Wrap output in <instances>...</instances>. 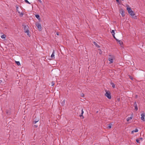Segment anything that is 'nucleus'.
I'll return each instance as SVG.
<instances>
[{
    "label": "nucleus",
    "mask_w": 145,
    "mask_h": 145,
    "mask_svg": "<svg viewBox=\"0 0 145 145\" xmlns=\"http://www.w3.org/2000/svg\"><path fill=\"white\" fill-rule=\"evenodd\" d=\"M83 113H84V111H83V109H82V110H81V114L79 116L80 117H82V118H84V117L83 116Z\"/></svg>",
    "instance_id": "1a4fd4ad"
},
{
    "label": "nucleus",
    "mask_w": 145,
    "mask_h": 145,
    "mask_svg": "<svg viewBox=\"0 0 145 145\" xmlns=\"http://www.w3.org/2000/svg\"><path fill=\"white\" fill-rule=\"evenodd\" d=\"M110 84L112 85V87L113 88H115V85L112 82L110 83Z\"/></svg>",
    "instance_id": "a211bd4d"
},
{
    "label": "nucleus",
    "mask_w": 145,
    "mask_h": 145,
    "mask_svg": "<svg viewBox=\"0 0 145 145\" xmlns=\"http://www.w3.org/2000/svg\"><path fill=\"white\" fill-rule=\"evenodd\" d=\"M65 100H64L63 101L62 103H61V104L62 105V106H63L65 105Z\"/></svg>",
    "instance_id": "4be33fe9"
},
{
    "label": "nucleus",
    "mask_w": 145,
    "mask_h": 145,
    "mask_svg": "<svg viewBox=\"0 0 145 145\" xmlns=\"http://www.w3.org/2000/svg\"><path fill=\"white\" fill-rule=\"evenodd\" d=\"M127 10L128 11V12L133 18H134L135 19H137V16H134L135 15V13L133 11L131 8L130 7H127Z\"/></svg>",
    "instance_id": "f257e3e1"
},
{
    "label": "nucleus",
    "mask_w": 145,
    "mask_h": 145,
    "mask_svg": "<svg viewBox=\"0 0 145 145\" xmlns=\"http://www.w3.org/2000/svg\"><path fill=\"white\" fill-rule=\"evenodd\" d=\"M137 95L136 96V97H137Z\"/></svg>",
    "instance_id": "58836bf2"
},
{
    "label": "nucleus",
    "mask_w": 145,
    "mask_h": 145,
    "mask_svg": "<svg viewBox=\"0 0 145 145\" xmlns=\"http://www.w3.org/2000/svg\"><path fill=\"white\" fill-rule=\"evenodd\" d=\"M138 131V130L137 129H135L132 131L131 132V134H133L134 132H137Z\"/></svg>",
    "instance_id": "f8f14e48"
},
{
    "label": "nucleus",
    "mask_w": 145,
    "mask_h": 145,
    "mask_svg": "<svg viewBox=\"0 0 145 145\" xmlns=\"http://www.w3.org/2000/svg\"><path fill=\"white\" fill-rule=\"evenodd\" d=\"M93 43L97 48H99L100 47V46L98 44H97V43L95 42H93Z\"/></svg>",
    "instance_id": "dca6fc26"
},
{
    "label": "nucleus",
    "mask_w": 145,
    "mask_h": 145,
    "mask_svg": "<svg viewBox=\"0 0 145 145\" xmlns=\"http://www.w3.org/2000/svg\"><path fill=\"white\" fill-rule=\"evenodd\" d=\"M140 140H138V138H137L136 139V141L137 142V143L140 144Z\"/></svg>",
    "instance_id": "393cba45"
},
{
    "label": "nucleus",
    "mask_w": 145,
    "mask_h": 145,
    "mask_svg": "<svg viewBox=\"0 0 145 145\" xmlns=\"http://www.w3.org/2000/svg\"><path fill=\"white\" fill-rule=\"evenodd\" d=\"M16 8L17 11V12H18V11H19V10H18V9H19V7H18V6H16Z\"/></svg>",
    "instance_id": "cd10ccee"
},
{
    "label": "nucleus",
    "mask_w": 145,
    "mask_h": 145,
    "mask_svg": "<svg viewBox=\"0 0 145 145\" xmlns=\"http://www.w3.org/2000/svg\"><path fill=\"white\" fill-rule=\"evenodd\" d=\"M22 26L23 27L24 32H25L26 31H27L29 30V27L27 25H25L23 24L22 25Z\"/></svg>",
    "instance_id": "20e7f679"
},
{
    "label": "nucleus",
    "mask_w": 145,
    "mask_h": 145,
    "mask_svg": "<svg viewBox=\"0 0 145 145\" xmlns=\"http://www.w3.org/2000/svg\"><path fill=\"white\" fill-rule=\"evenodd\" d=\"M39 120V119L38 118L37 119H36L35 120H34L33 121V124H35L36 123L38 122Z\"/></svg>",
    "instance_id": "ddd939ff"
},
{
    "label": "nucleus",
    "mask_w": 145,
    "mask_h": 145,
    "mask_svg": "<svg viewBox=\"0 0 145 145\" xmlns=\"http://www.w3.org/2000/svg\"><path fill=\"white\" fill-rule=\"evenodd\" d=\"M111 32L112 35H115V34L114 31V30H112V31H111Z\"/></svg>",
    "instance_id": "412c9836"
},
{
    "label": "nucleus",
    "mask_w": 145,
    "mask_h": 145,
    "mask_svg": "<svg viewBox=\"0 0 145 145\" xmlns=\"http://www.w3.org/2000/svg\"><path fill=\"white\" fill-rule=\"evenodd\" d=\"M35 17L39 20H40V16L38 14H37L36 15Z\"/></svg>",
    "instance_id": "f3484780"
},
{
    "label": "nucleus",
    "mask_w": 145,
    "mask_h": 145,
    "mask_svg": "<svg viewBox=\"0 0 145 145\" xmlns=\"http://www.w3.org/2000/svg\"><path fill=\"white\" fill-rule=\"evenodd\" d=\"M56 34L57 35H59V32H56Z\"/></svg>",
    "instance_id": "473e14b6"
},
{
    "label": "nucleus",
    "mask_w": 145,
    "mask_h": 145,
    "mask_svg": "<svg viewBox=\"0 0 145 145\" xmlns=\"http://www.w3.org/2000/svg\"><path fill=\"white\" fill-rule=\"evenodd\" d=\"M105 95L109 99H111V96L109 91H106V93L105 94Z\"/></svg>",
    "instance_id": "f03ea898"
},
{
    "label": "nucleus",
    "mask_w": 145,
    "mask_h": 145,
    "mask_svg": "<svg viewBox=\"0 0 145 145\" xmlns=\"http://www.w3.org/2000/svg\"><path fill=\"white\" fill-rule=\"evenodd\" d=\"M112 127V126H111V125H110V124H109V125H108V127H107V128H109V129H110Z\"/></svg>",
    "instance_id": "a878e982"
},
{
    "label": "nucleus",
    "mask_w": 145,
    "mask_h": 145,
    "mask_svg": "<svg viewBox=\"0 0 145 145\" xmlns=\"http://www.w3.org/2000/svg\"><path fill=\"white\" fill-rule=\"evenodd\" d=\"M113 35V37H114V38L115 39H116V41L118 40V39H117L115 37L114 35Z\"/></svg>",
    "instance_id": "c756f323"
},
{
    "label": "nucleus",
    "mask_w": 145,
    "mask_h": 145,
    "mask_svg": "<svg viewBox=\"0 0 145 145\" xmlns=\"http://www.w3.org/2000/svg\"><path fill=\"white\" fill-rule=\"evenodd\" d=\"M18 12L19 14V15L20 17L23 16V15L24 14V13H23L22 12H20L19 11Z\"/></svg>",
    "instance_id": "9d476101"
},
{
    "label": "nucleus",
    "mask_w": 145,
    "mask_h": 145,
    "mask_svg": "<svg viewBox=\"0 0 145 145\" xmlns=\"http://www.w3.org/2000/svg\"><path fill=\"white\" fill-rule=\"evenodd\" d=\"M102 54V52H99V54Z\"/></svg>",
    "instance_id": "c9c22d12"
},
{
    "label": "nucleus",
    "mask_w": 145,
    "mask_h": 145,
    "mask_svg": "<svg viewBox=\"0 0 145 145\" xmlns=\"http://www.w3.org/2000/svg\"><path fill=\"white\" fill-rule=\"evenodd\" d=\"M129 78H130V79H131L132 80H133V78L132 77H131V76H129Z\"/></svg>",
    "instance_id": "2f4dec72"
},
{
    "label": "nucleus",
    "mask_w": 145,
    "mask_h": 145,
    "mask_svg": "<svg viewBox=\"0 0 145 145\" xmlns=\"http://www.w3.org/2000/svg\"><path fill=\"white\" fill-rule=\"evenodd\" d=\"M84 95H82V97H84Z\"/></svg>",
    "instance_id": "4c0bfd02"
},
{
    "label": "nucleus",
    "mask_w": 145,
    "mask_h": 145,
    "mask_svg": "<svg viewBox=\"0 0 145 145\" xmlns=\"http://www.w3.org/2000/svg\"><path fill=\"white\" fill-rule=\"evenodd\" d=\"M116 1L117 2L119 3L120 4L119 0H116Z\"/></svg>",
    "instance_id": "7c9ffc66"
},
{
    "label": "nucleus",
    "mask_w": 145,
    "mask_h": 145,
    "mask_svg": "<svg viewBox=\"0 0 145 145\" xmlns=\"http://www.w3.org/2000/svg\"><path fill=\"white\" fill-rule=\"evenodd\" d=\"M34 126L35 127V128H37V127L38 125H34Z\"/></svg>",
    "instance_id": "72a5a7b5"
},
{
    "label": "nucleus",
    "mask_w": 145,
    "mask_h": 145,
    "mask_svg": "<svg viewBox=\"0 0 145 145\" xmlns=\"http://www.w3.org/2000/svg\"><path fill=\"white\" fill-rule=\"evenodd\" d=\"M16 63L17 64V65L18 66H19L20 65V63L19 61H16Z\"/></svg>",
    "instance_id": "aec40b11"
},
{
    "label": "nucleus",
    "mask_w": 145,
    "mask_h": 145,
    "mask_svg": "<svg viewBox=\"0 0 145 145\" xmlns=\"http://www.w3.org/2000/svg\"><path fill=\"white\" fill-rule=\"evenodd\" d=\"M1 37L2 39H4L6 37V35H2L1 36Z\"/></svg>",
    "instance_id": "5701e85b"
},
{
    "label": "nucleus",
    "mask_w": 145,
    "mask_h": 145,
    "mask_svg": "<svg viewBox=\"0 0 145 145\" xmlns=\"http://www.w3.org/2000/svg\"><path fill=\"white\" fill-rule=\"evenodd\" d=\"M84 95H82V97H84Z\"/></svg>",
    "instance_id": "e433bc0d"
},
{
    "label": "nucleus",
    "mask_w": 145,
    "mask_h": 145,
    "mask_svg": "<svg viewBox=\"0 0 145 145\" xmlns=\"http://www.w3.org/2000/svg\"><path fill=\"white\" fill-rule=\"evenodd\" d=\"M36 25L37 27L39 29V30L40 31L41 30L42 28L41 24L39 23H37L36 24Z\"/></svg>",
    "instance_id": "39448f33"
},
{
    "label": "nucleus",
    "mask_w": 145,
    "mask_h": 145,
    "mask_svg": "<svg viewBox=\"0 0 145 145\" xmlns=\"http://www.w3.org/2000/svg\"><path fill=\"white\" fill-rule=\"evenodd\" d=\"M39 1L40 3H42V1H41V0H38Z\"/></svg>",
    "instance_id": "f704fd0d"
},
{
    "label": "nucleus",
    "mask_w": 145,
    "mask_h": 145,
    "mask_svg": "<svg viewBox=\"0 0 145 145\" xmlns=\"http://www.w3.org/2000/svg\"><path fill=\"white\" fill-rule=\"evenodd\" d=\"M117 41L121 45H122L123 44V43L122 42V41L120 40H118Z\"/></svg>",
    "instance_id": "2eb2a0df"
},
{
    "label": "nucleus",
    "mask_w": 145,
    "mask_h": 145,
    "mask_svg": "<svg viewBox=\"0 0 145 145\" xmlns=\"http://www.w3.org/2000/svg\"><path fill=\"white\" fill-rule=\"evenodd\" d=\"M141 119L143 121H145V119H144V117H145V114L144 113L142 114H141Z\"/></svg>",
    "instance_id": "0eeeda50"
},
{
    "label": "nucleus",
    "mask_w": 145,
    "mask_h": 145,
    "mask_svg": "<svg viewBox=\"0 0 145 145\" xmlns=\"http://www.w3.org/2000/svg\"><path fill=\"white\" fill-rule=\"evenodd\" d=\"M110 56L111 57L108 58V60L110 61L109 63L110 64H111L113 62V58L114 57V56L112 55H110Z\"/></svg>",
    "instance_id": "7ed1b4c3"
},
{
    "label": "nucleus",
    "mask_w": 145,
    "mask_h": 145,
    "mask_svg": "<svg viewBox=\"0 0 145 145\" xmlns=\"http://www.w3.org/2000/svg\"><path fill=\"white\" fill-rule=\"evenodd\" d=\"M51 84H52V86H53L54 85V84H55L54 82L52 81L51 83Z\"/></svg>",
    "instance_id": "c85d7f7f"
},
{
    "label": "nucleus",
    "mask_w": 145,
    "mask_h": 145,
    "mask_svg": "<svg viewBox=\"0 0 145 145\" xmlns=\"http://www.w3.org/2000/svg\"><path fill=\"white\" fill-rule=\"evenodd\" d=\"M55 52V51L54 50L53 51L52 53V54L51 55V57L52 59L53 58L54 59L55 58V57H54V53H55V52Z\"/></svg>",
    "instance_id": "9b49d317"
},
{
    "label": "nucleus",
    "mask_w": 145,
    "mask_h": 145,
    "mask_svg": "<svg viewBox=\"0 0 145 145\" xmlns=\"http://www.w3.org/2000/svg\"><path fill=\"white\" fill-rule=\"evenodd\" d=\"M25 33H27V35L29 37H30V32H29V30L27 31H26L25 32H24Z\"/></svg>",
    "instance_id": "4468645a"
},
{
    "label": "nucleus",
    "mask_w": 145,
    "mask_h": 145,
    "mask_svg": "<svg viewBox=\"0 0 145 145\" xmlns=\"http://www.w3.org/2000/svg\"><path fill=\"white\" fill-rule=\"evenodd\" d=\"M134 105L135 107V109L136 110H138V108L137 107V105L136 102H134Z\"/></svg>",
    "instance_id": "6e6552de"
},
{
    "label": "nucleus",
    "mask_w": 145,
    "mask_h": 145,
    "mask_svg": "<svg viewBox=\"0 0 145 145\" xmlns=\"http://www.w3.org/2000/svg\"><path fill=\"white\" fill-rule=\"evenodd\" d=\"M24 1H25V3H28V4H31V3H30V2H29L28 1V0H24Z\"/></svg>",
    "instance_id": "b1692460"
},
{
    "label": "nucleus",
    "mask_w": 145,
    "mask_h": 145,
    "mask_svg": "<svg viewBox=\"0 0 145 145\" xmlns=\"http://www.w3.org/2000/svg\"><path fill=\"white\" fill-rule=\"evenodd\" d=\"M121 1H123V0H121Z\"/></svg>",
    "instance_id": "ea45409f"
},
{
    "label": "nucleus",
    "mask_w": 145,
    "mask_h": 145,
    "mask_svg": "<svg viewBox=\"0 0 145 145\" xmlns=\"http://www.w3.org/2000/svg\"><path fill=\"white\" fill-rule=\"evenodd\" d=\"M138 140L140 141H142L143 140V138L142 137H140L138 138Z\"/></svg>",
    "instance_id": "bb28decb"
},
{
    "label": "nucleus",
    "mask_w": 145,
    "mask_h": 145,
    "mask_svg": "<svg viewBox=\"0 0 145 145\" xmlns=\"http://www.w3.org/2000/svg\"><path fill=\"white\" fill-rule=\"evenodd\" d=\"M120 12H121V14L122 16V17H124V16H125V11L123 9H121L120 10Z\"/></svg>",
    "instance_id": "423d86ee"
},
{
    "label": "nucleus",
    "mask_w": 145,
    "mask_h": 145,
    "mask_svg": "<svg viewBox=\"0 0 145 145\" xmlns=\"http://www.w3.org/2000/svg\"><path fill=\"white\" fill-rule=\"evenodd\" d=\"M132 117H129L127 119V121H128L132 119Z\"/></svg>",
    "instance_id": "6ab92c4d"
}]
</instances>
